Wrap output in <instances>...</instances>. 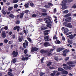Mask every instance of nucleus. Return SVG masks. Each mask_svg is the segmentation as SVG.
Returning <instances> with one entry per match:
<instances>
[{
  "mask_svg": "<svg viewBox=\"0 0 76 76\" xmlns=\"http://www.w3.org/2000/svg\"><path fill=\"white\" fill-rule=\"evenodd\" d=\"M73 0H64L62 1V3L61 4V6H62V7L61 9L62 10H64L67 8V3H70L72 2Z\"/></svg>",
  "mask_w": 76,
  "mask_h": 76,
  "instance_id": "obj_1",
  "label": "nucleus"
},
{
  "mask_svg": "<svg viewBox=\"0 0 76 76\" xmlns=\"http://www.w3.org/2000/svg\"><path fill=\"white\" fill-rule=\"evenodd\" d=\"M67 22H64L63 23V25L65 26H66V28H73V26L71 25L70 23H67Z\"/></svg>",
  "mask_w": 76,
  "mask_h": 76,
  "instance_id": "obj_2",
  "label": "nucleus"
},
{
  "mask_svg": "<svg viewBox=\"0 0 76 76\" xmlns=\"http://www.w3.org/2000/svg\"><path fill=\"white\" fill-rule=\"evenodd\" d=\"M28 43L29 42H28V41L25 40V42L23 43V48H26L28 47Z\"/></svg>",
  "mask_w": 76,
  "mask_h": 76,
  "instance_id": "obj_3",
  "label": "nucleus"
},
{
  "mask_svg": "<svg viewBox=\"0 0 76 76\" xmlns=\"http://www.w3.org/2000/svg\"><path fill=\"white\" fill-rule=\"evenodd\" d=\"M76 34H74L73 35L72 34H71L69 36H67V37L69 38L70 39H73L75 37H76Z\"/></svg>",
  "mask_w": 76,
  "mask_h": 76,
  "instance_id": "obj_4",
  "label": "nucleus"
},
{
  "mask_svg": "<svg viewBox=\"0 0 76 76\" xmlns=\"http://www.w3.org/2000/svg\"><path fill=\"white\" fill-rule=\"evenodd\" d=\"M1 36L2 38H6V32H5V31H2Z\"/></svg>",
  "mask_w": 76,
  "mask_h": 76,
  "instance_id": "obj_5",
  "label": "nucleus"
},
{
  "mask_svg": "<svg viewBox=\"0 0 76 76\" xmlns=\"http://www.w3.org/2000/svg\"><path fill=\"white\" fill-rule=\"evenodd\" d=\"M69 51V50H64V51H63V54L62 55L63 56H66V54H67V53H68Z\"/></svg>",
  "mask_w": 76,
  "mask_h": 76,
  "instance_id": "obj_6",
  "label": "nucleus"
},
{
  "mask_svg": "<svg viewBox=\"0 0 76 76\" xmlns=\"http://www.w3.org/2000/svg\"><path fill=\"white\" fill-rule=\"evenodd\" d=\"M49 36H46L44 37V39H46L45 40L46 41H51V39H49Z\"/></svg>",
  "mask_w": 76,
  "mask_h": 76,
  "instance_id": "obj_7",
  "label": "nucleus"
},
{
  "mask_svg": "<svg viewBox=\"0 0 76 76\" xmlns=\"http://www.w3.org/2000/svg\"><path fill=\"white\" fill-rule=\"evenodd\" d=\"M12 54L13 55V56L14 57H17V56L18 54V53L17 52L14 51L12 53Z\"/></svg>",
  "mask_w": 76,
  "mask_h": 76,
  "instance_id": "obj_8",
  "label": "nucleus"
},
{
  "mask_svg": "<svg viewBox=\"0 0 76 76\" xmlns=\"http://www.w3.org/2000/svg\"><path fill=\"white\" fill-rule=\"evenodd\" d=\"M71 19H72V18H71V17H69L68 18L65 19V21L66 22H71Z\"/></svg>",
  "mask_w": 76,
  "mask_h": 76,
  "instance_id": "obj_9",
  "label": "nucleus"
},
{
  "mask_svg": "<svg viewBox=\"0 0 76 76\" xmlns=\"http://www.w3.org/2000/svg\"><path fill=\"white\" fill-rule=\"evenodd\" d=\"M20 29V27L19 26H16L15 27L13 28V30H15L17 29V31H19Z\"/></svg>",
  "mask_w": 76,
  "mask_h": 76,
  "instance_id": "obj_10",
  "label": "nucleus"
},
{
  "mask_svg": "<svg viewBox=\"0 0 76 76\" xmlns=\"http://www.w3.org/2000/svg\"><path fill=\"white\" fill-rule=\"evenodd\" d=\"M38 48H32L31 49V52L32 53H34V51H38Z\"/></svg>",
  "mask_w": 76,
  "mask_h": 76,
  "instance_id": "obj_11",
  "label": "nucleus"
},
{
  "mask_svg": "<svg viewBox=\"0 0 76 76\" xmlns=\"http://www.w3.org/2000/svg\"><path fill=\"white\" fill-rule=\"evenodd\" d=\"M44 46L45 47H48V46H50V43H48V42H45L44 44Z\"/></svg>",
  "mask_w": 76,
  "mask_h": 76,
  "instance_id": "obj_12",
  "label": "nucleus"
},
{
  "mask_svg": "<svg viewBox=\"0 0 76 76\" xmlns=\"http://www.w3.org/2000/svg\"><path fill=\"white\" fill-rule=\"evenodd\" d=\"M64 48H57V52H60V51H62V50H63Z\"/></svg>",
  "mask_w": 76,
  "mask_h": 76,
  "instance_id": "obj_13",
  "label": "nucleus"
},
{
  "mask_svg": "<svg viewBox=\"0 0 76 76\" xmlns=\"http://www.w3.org/2000/svg\"><path fill=\"white\" fill-rule=\"evenodd\" d=\"M22 39L23 40L24 39H23V36H21V37H19L18 41L19 42H22Z\"/></svg>",
  "mask_w": 76,
  "mask_h": 76,
  "instance_id": "obj_14",
  "label": "nucleus"
},
{
  "mask_svg": "<svg viewBox=\"0 0 76 76\" xmlns=\"http://www.w3.org/2000/svg\"><path fill=\"white\" fill-rule=\"evenodd\" d=\"M67 64L68 65H70V64H74L75 62L73 61H69L67 62Z\"/></svg>",
  "mask_w": 76,
  "mask_h": 76,
  "instance_id": "obj_15",
  "label": "nucleus"
},
{
  "mask_svg": "<svg viewBox=\"0 0 76 76\" xmlns=\"http://www.w3.org/2000/svg\"><path fill=\"white\" fill-rule=\"evenodd\" d=\"M28 58H29L27 57H26V58H25L24 57H23L22 58V60L23 61H25V60L27 61V60H28Z\"/></svg>",
  "mask_w": 76,
  "mask_h": 76,
  "instance_id": "obj_16",
  "label": "nucleus"
},
{
  "mask_svg": "<svg viewBox=\"0 0 76 76\" xmlns=\"http://www.w3.org/2000/svg\"><path fill=\"white\" fill-rule=\"evenodd\" d=\"M24 15V13L23 12H22L20 14V19H22L23 15Z\"/></svg>",
  "mask_w": 76,
  "mask_h": 76,
  "instance_id": "obj_17",
  "label": "nucleus"
},
{
  "mask_svg": "<svg viewBox=\"0 0 76 76\" xmlns=\"http://www.w3.org/2000/svg\"><path fill=\"white\" fill-rule=\"evenodd\" d=\"M64 34H66V33H67L69 32V29L67 28H66L64 29Z\"/></svg>",
  "mask_w": 76,
  "mask_h": 76,
  "instance_id": "obj_18",
  "label": "nucleus"
},
{
  "mask_svg": "<svg viewBox=\"0 0 76 76\" xmlns=\"http://www.w3.org/2000/svg\"><path fill=\"white\" fill-rule=\"evenodd\" d=\"M62 72L63 74H64V75H67V74H68L69 73L68 72L66 71H64V70H63L62 71Z\"/></svg>",
  "mask_w": 76,
  "mask_h": 76,
  "instance_id": "obj_19",
  "label": "nucleus"
},
{
  "mask_svg": "<svg viewBox=\"0 0 76 76\" xmlns=\"http://www.w3.org/2000/svg\"><path fill=\"white\" fill-rule=\"evenodd\" d=\"M40 52L41 53H42V54H44V53H47V51H46L45 50H42L40 51Z\"/></svg>",
  "mask_w": 76,
  "mask_h": 76,
  "instance_id": "obj_20",
  "label": "nucleus"
},
{
  "mask_svg": "<svg viewBox=\"0 0 76 76\" xmlns=\"http://www.w3.org/2000/svg\"><path fill=\"white\" fill-rule=\"evenodd\" d=\"M2 13L3 14V15H6V12L4 11V9H3L1 11Z\"/></svg>",
  "mask_w": 76,
  "mask_h": 76,
  "instance_id": "obj_21",
  "label": "nucleus"
},
{
  "mask_svg": "<svg viewBox=\"0 0 76 76\" xmlns=\"http://www.w3.org/2000/svg\"><path fill=\"white\" fill-rule=\"evenodd\" d=\"M42 12L43 13H46L47 12V10H45V9H42L41 10Z\"/></svg>",
  "mask_w": 76,
  "mask_h": 76,
  "instance_id": "obj_22",
  "label": "nucleus"
},
{
  "mask_svg": "<svg viewBox=\"0 0 76 76\" xmlns=\"http://www.w3.org/2000/svg\"><path fill=\"white\" fill-rule=\"evenodd\" d=\"M71 16V14L68 13L67 15H65L64 16V17H65V18H68V17H69V16Z\"/></svg>",
  "mask_w": 76,
  "mask_h": 76,
  "instance_id": "obj_23",
  "label": "nucleus"
},
{
  "mask_svg": "<svg viewBox=\"0 0 76 76\" xmlns=\"http://www.w3.org/2000/svg\"><path fill=\"white\" fill-rule=\"evenodd\" d=\"M9 17L11 18H15V16L12 14H11L9 15Z\"/></svg>",
  "mask_w": 76,
  "mask_h": 76,
  "instance_id": "obj_24",
  "label": "nucleus"
},
{
  "mask_svg": "<svg viewBox=\"0 0 76 76\" xmlns=\"http://www.w3.org/2000/svg\"><path fill=\"white\" fill-rule=\"evenodd\" d=\"M55 42L56 44H60V43H61V42L59 41V40H57Z\"/></svg>",
  "mask_w": 76,
  "mask_h": 76,
  "instance_id": "obj_25",
  "label": "nucleus"
},
{
  "mask_svg": "<svg viewBox=\"0 0 76 76\" xmlns=\"http://www.w3.org/2000/svg\"><path fill=\"white\" fill-rule=\"evenodd\" d=\"M27 39L28 41L30 42H31V43H32V39H31V38L29 37H28L27 38Z\"/></svg>",
  "mask_w": 76,
  "mask_h": 76,
  "instance_id": "obj_26",
  "label": "nucleus"
},
{
  "mask_svg": "<svg viewBox=\"0 0 76 76\" xmlns=\"http://www.w3.org/2000/svg\"><path fill=\"white\" fill-rule=\"evenodd\" d=\"M52 26V25H51V24H50V23H47L46 25V26L48 27H50Z\"/></svg>",
  "mask_w": 76,
  "mask_h": 76,
  "instance_id": "obj_27",
  "label": "nucleus"
},
{
  "mask_svg": "<svg viewBox=\"0 0 76 76\" xmlns=\"http://www.w3.org/2000/svg\"><path fill=\"white\" fill-rule=\"evenodd\" d=\"M48 29V28L46 27H42L41 30H45V29Z\"/></svg>",
  "mask_w": 76,
  "mask_h": 76,
  "instance_id": "obj_28",
  "label": "nucleus"
},
{
  "mask_svg": "<svg viewBox=\"0 0 76 76\" xmlns=\"http://www.w3.org/2000/svg\"><path fill=\"white\" fill-rule=\"evenodd\" d=\"M18 1H19L18 0H13L12 2L13 3H18Z\"/></svg>",
  "mask_w": 76,
  "mask_h": 76,
  "instance_id": "obj_29",
  "label": "nucleus"
},
{
  "mask_svg": "<svg viewBox=\"0 0 76 76\" xmlns=\"http://www.w3.org/2000/svg\"><path fill=\"white\" fill-rule=\"evenodd\" d=\"M58 71H62H62H63V70H64V69L61 68H59L58 69Z\"/></svg>",
  "mask_w": 76,
  "mask_h": 76,
  "instance_id": "obj_30",
  "label": "nucleus"
},
{
  "mask_svg": "<svg viewBox=\"0 0 76 76\" xmlns=\"http://www.w3.org/2000/svg\"><path fill=\"white\" fill-rule=\"evenodd\" d=\"M51 18V17L50 16H48L47 18H45L44 19V20L45 21V20H47V19H49Z\"/></svg>",
  "mask_w": 76,
  "mask_h": 76,
  "instance_id": "obj_31",
  "label": "nucleus"
},
{
  "mask_svg": "<svg viewBox=\"0 0 76 76\" xmlns=\"http://www.w3.org/2000/svg\"><path fill=\"white\" fill-rule=\"evenodd\" d=\"M4 42L5 44H7V43L8 42V40L7 39H4Z\"/></svg>",
  "mask_w": 76,
  "mask_h": 76,
  "instance_id": "obj_32",
  "label": "nucleus"
},
{
  "mask_svg": "<svg viewBox=\"0 0 76 76\" xmlns=\"http://www.w3.org/2000/svg\"><path fill=\"white\" fill-rule=\"evenodd\" d=\"M44 7H45L46 9H49L50 7L47 5H45Z\"/></svg>",
  "mask_w": 76,
  "mask_h": 76,
  "instance_id": "obj_33",
  "label": "nucleus"
},
{
  "mask_svg": "<svg viewBox=\"0 0 76 76\" xmlns=\"http://www.w3.org/2000/svg\"><path fill=\"white\" fill-rule=\"evenodd\" d=\"M47 14L46 12H44L42 14L41 16H47Z\"/></svg>",
  "mask_w": 76,
  "mask_h": 76,
  "instance_id": "obj_34",
  "label": "nucleus"
},
{
  "mask_svg": "<svg viewBox=\"0 0 76 76\" xmlns=\"http://www.w3.org/2000/svg\"><path fill=\"white\" fill-rule=\"evenodd\" d=\"M37 15L36 14H33L32 15H31V17L32 18H36V17L37 16Z\"/></svg>",
  "mask_w": 76,
  "mask_h": 76,
  "instance_id": "obj_35",
  "label": "nucleus"
},
{
  "mask_svg": "<svg viewBox=\"0 0 76 76\" xmlns=\"http://www.w3.org/2000/svg\"><path fill=\"white\" fill-rule=\"evenodd\" d=\"M8 75H9V76H13V74H12V73L10 72H8Z\"/></svg>",
  "mask_w": 76,
  "mask_h": 76,
  "instance_id": "obj_36",
  "label": "nucleus"
},
{
  "mask_svg": "<svg viewBox=\"0 0 76 76\" xmlns=\"http://www.w3.org/2000/svg\"><path fill=\"white\" fill-rule=\"evenodd\" d=\"M68 12H69V11L67 10H66L64 11L63 12V13H68Z\"/></svg>",
  "mask_w": 76,
  "mask_h": 76,
  "instance_id": "obj_37",
  "label": "nucleus"
},
{
  "mask_svg": "<svg viewBox=\"0 0 76 76\" xmlns=\"http://www.w3.org/2000/svg\"><path fill=\"white\" fill-rule=\"evenodd\" d=\"M16 58H14L12 60V62L13 63H16Z\"/></svg>",
  "mask_w": 76,
  "mask_h": 76,
  "instance_id": "obj_38",
  "label": "nucleus"
},
{
  "mask_svg": "<svg viewBox=\"0 0 76 76\" xmlns=\"http://www.w3.org/2000/svg\"><path fill=\"white\" fill-rule=\"evenodd\" d=\"M48 6H53V4L51 3H49L48 4Z\"/></svg>",
  "mask_w": 76,
  "mask_h": 76,
  "instance_id": "obj_39",
  "label": "nucleus"
},
{
  "mask_svg": "<svg viewBox=\"0 0 76 76\" xmlns=\"http://www.w3.org/2000/svg\"><path fill=\"white\" fill-rule=\"evenodd\" d=\"M24 6L26 8H28L29 7V5L28 4H26L24 5Z\"/></svg>",
  "mask_w": 76,
  "mask_h": 76,
  "instance_id": "obj_40",
  "label": "nucleus"
},
{
  "mask_svg": "<svg viewBox=\"0 0 76 76\" xmlns=\"http://www.w3.org/2000/svg\"><path fill=\"white\" fill-rule=\"evenodd\" d=\"M13 7H9L8 9V10H12V9H13Z\"/></svg>",
  "mask_w": 76,
  "mask_h": 76,
  "instance_id": "obj_41",
  "label": "nucleus"
},
{
  "mask_svg": "<svg viewBox=\"0 0 76 76\" xmlns=\"http://www.w3.org/2000/svg\"><path fill=\"white\" fill-rule=\"evenodd\" d=\"M51 62H48V64H47V66H51Z\"/></svg>",
  "mask_w": 76,
  "mask_h": 76,
  "instance_id": "obj_42",
  "label": "nucleus"
},
{
  "mask_svg": "<svg viewBox=\"0 0 76 76\" xmlns=\"http://www.w3.org/2000/svg\"><path fill=\"white\" fill-rule=\"evenodd\" d=\"M29 11L28 10H25V12L26 13V14H27V13H29Z\"/></svg>",
  "mask_w": 76,
  "mask_h": 76,
  "instance_id": "obj_43",
  "label": "nucleus"
},
{
  "mask_svg": "<svg viewBox=\"0 0 76 76\" xmlns=\"http://www.w3.org/2000/svg\"><path fill=\"white\" fill-rule=\"evenodd\" d=\"M50 31V30H45L44 31V33H47Z\"/></svg>",
  "mask_w": 76,
  "mask_h": 76,
  "instance_id": "obj_44",
  "label": "nucleus"
},
{
  "mask_svg": "<svg viewBox=\"0 0 76 76\" xmlns=\"http://www.w3.org/2000/svg\"><path fill=\"white\" fill-rule=\"evenodd\" d=\"M4 29L5 30H7V29H8V27L7 26H6L4 27Z\"/></svg>",
  "mask_w": 76,
  "mask_h": 76,
  "instance_id": "obj_45",
  "label": "nucleus"
},
{
  "mask_svg": "<svg viewBox=\"0 0 76 76\" xmlns=\"http://www.w3.org/2000/svg\"><path fill=\"white\" fill-rule=\"evenodd\" d=\"M45 73H42V72H40V76H43V75H44Z\"/></svg>",
  "mask_w": 76,
  "mask_h": 76,
  "instance_id": "obj_46",
  "label": "nucleus"
},
{
  "mask_svg": "<svg viewBox=\"0 0 76 76\" xmlns=\"http://www.w3.org/2000/svg\"><path fill=\"white\" fill-rule=\"evenodd\" d=\"M72 8H76V5L75 4H74L72 6Z\"/></svg>",
  "mask_w": 76,
  "mask_h": 76,
  "instance_id": "obj_47",
  "label": "nucleus"
},
{
  "mask_svg": "<svg viewBox=\"0 0 76 76\" xmlns=\"http://www.w3.org/2000/svg\"><path fill=\"white\" fill-rule=\"evenodd\" d=\"M30 6H31V7H33L34 6V4L32 2L30 4Z\"/></svg>",
  "mask_w": 76,
  "mask_h": 76,
  "instance_id": "obj_48",
  "label": "nucleus"
},
{
  "mask_svg": "<svg viewBox=\"0 0 76 76\" xmlns=\"http://www.w3.org/2000/svg\"><path fill=\"white\" fill-rule=\"evenodd\" d=\"M72 34V32H69L66 34V35H70V34Z\"/></svg>",
  "mask_w": 76,
  "mask_h": 76,
  "instance_id": "obj_49",
  "label": "nucleus"
},
{
  "mask_svg": "<svg viewBox=\"0 0 76 76\" xmlns=\"http://www.w3.org/2000/svg\"><path fill=\"white\" fill-rule=\"evenodd\" d=\"M18 7V5L17 4H15L14 6V8H17Z\"/></svg>",
  "mask_w": 76,
  "mask_h": 76,
  "instance_id": "obj_50",
  "label": "nucleus"
},
{
  "mask_svg": "<svg viewBox=\"0 0 76 76\" xmlns=\"http://www.w3.org/2000/svg\"><path fill=\"white\" fill-rule=\"evenodd\" d=\"M53 39H57V37H56V35H54L53 37Z\"/></svg>",
  "mask_w": 76,
  "mask_h": 76,
  "instance_id": "obj_51",
  "label": "nucleus"
},
{
  "mask_svg": "<svg viewBox=\"0 0 76 76\" xmlns=\"http://www.w3.org/2000/svg\"><path fill=\"white\" fill-rule=\"evenodd\" d=\"M44 58H45V57H43L42 58L41 60V62L43 63V61H44Z\"/></svg>",
  "mask_w": 76,
  "mask_h": 76,
  "instance_id": "obj_52",
  "label": "nucleus"
},
{
  "mask_svg": "<svg viewBox=\"0 0 76 76\" xmlns=\"http://www.w3.org/2000/svg\"><path fill=\"white\" fill-rule=\"evenodd\" d=\"M24 53L25 54H26L28 53V50L26 49L24 51Z\"/></svg>",
  "mask_w": 76,
  "mask_h": 76,
  "instance_id": "obj_53",
  "label": "nucleus"
},
{
  "mask_svg": "<svg viewBox=\"0 0 76 76\" xmlns=\"http://www.w3.org/2000/svg\"><path fill=\"white\" fill-rule=\"evenodd\" d=\"M56 74L54 73H52L50 74V76H54V75H55Z\"/></svg>",
  "mask_w": 76,
  "mask_h": 76,
  "instance_id": "obj_54",
  "label": "nucleus"
},
{
  "mask_svg": "<svg viewBox=\"0 0 76 76\" xmlns=\"http://www.w3.org/2000/svg\"><path fill=\"white\" fill-rule=\"evenodd\" d=\"M68 42L69 44H72V41L70 40H69Z\"/></svg>",
  "mask_w": 76,
  "mask_h": 76,
  "instance_id": "obj_55",
  "label": "nucleus"
},
{
  "mask_svg": "<svg viewBox=\"0 0 76 76\" xmlns=\"http://www.w3.org/2000/svg\"><path fill=\"white\" fill-rule=\"evenodd\" d=\"M64 69H65V70H68V69H68V67L67 66L65 67H64Z\"/></svg>",
  "mask_w": 76,
  "mask_h": 76,
  "instance_id": "obj_56",
  "label": "nucleus"
},
{
  "mask_svg": "<svg viewBox=\"0 0 76 76\" xmlns=\"http://www.w3.org/2000/svg\"><path fill=\"white\" fill-rule=\"evenodd\" d=\"M62 39L63 41H65V40L66 39L63 36L62 37Z\"/></svg>",
  "mask_w": 76,
  "mask_h": 76,
  "instance_id": "obj_57",
  "label": "nucleus"
},
{
  "mask_svg": "<svg viewBox=\"0 0 76 76\" xmlns=\"http://www.w3.org/2000/svg\"><path fill=\"white\" fill-rule=\"evenodd\" d=\"M54 21L56 23H57V19H56L54 20Z\"/></svg>",
  "mask_w": 76,
  "mask_h": 76,
  "instance_id": "obj_58",
  "label": "nucleus"
},
{
  "mask_svg": "<svg viewBox=\"0 0 76 76\" xmlns=\"http://www.w3.org/2000/svg\"><path fill=\"white\" fill-rule=\"evenodd\" d=\"M61 73L60 72H57L56 74V76H59L60 75H61Z\"/></svg>",
  "mask_w": 76,
  "mask_h": 76,
  "instance_id": "obj_59",
  "label": "nucleus"
},
{
  "mask_svg": "<svg viewBox=\"0 0 76 76\" xmlns=\"http://www.w3.org/2000/svg\"><path fill=\"white\" fill-rule=\"evenodd\" d=\"M48 35V33H45L44 34V35L46 36V35Z\"/></svg>",
  "mask_w": 76,
  "mask_h": 76,
  "instance_id": "obj_60",
  "label": "nucleus"
},
{
  "mask_svg": "<svg viewBox=\"0 0 76 76\" xmlns=\"http://www.w3.org/2000/svg\"><path fill=\"white\" fill-rule=\"evenodd\" d=\"M69 59V57H66L65 58V61H67V60H68Z\"/></svg>",
  "mask_w": 76,
  "mask_h": 76,
  "instance_id": "obj_61",
  "label": "nucleus"
},
{
  "mask_svg": "<svg viewBox=\"0 0 76 76\" xmlns=\"http://www.w3.org/2000/svg\"><path fill=\"white\" fill-rule=\"evenodd\" d=\"M8 71L10 72H12V69L10 68H9L8 69Z\"/></svg>",
  "mask_w": 76,
  "mask_h": 76,
  "instance_id": "obj_62",
  "label": "nucleus"
},
{
  "mask_svg": "<svg viewBox=\"0 0 76 76\" xmlns=\"http://www.w3.org/2000/svg\"><path fill=\"white\" fill-rule=\"evenodd\" d=\"M57 10H56V8H55L53 10V13H55V12H56Z\"/></svg>",
  "mask_w": 76,
  "mask_h": 76,
  "instance_id": "obj_63",
  "label": "nucleus"
},
{
  "mask_svg": "<svg viewBox=\"0 0 76 76\" xmlns=\"http://www.w3.org/2000/svg\"><path fill=\"white\" fill-rule=\"evenodd\" d=\"M9 34L10 35H12V31H10L9 32Z\"/></svg>",
  "mask_w": 76,
  "mask_h": 76,
  "instance_id": "obj_64",
  "label": "nucleus"
}]
</instances>
